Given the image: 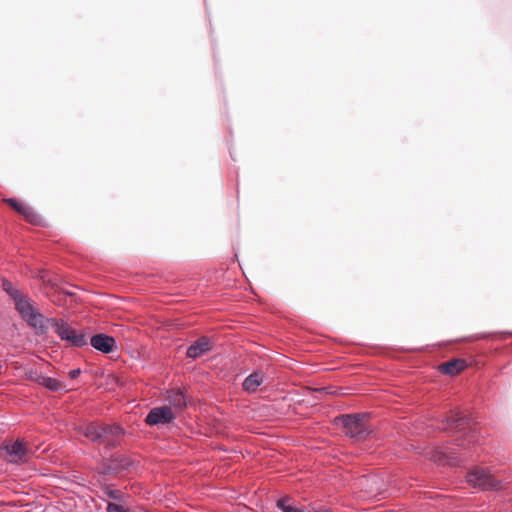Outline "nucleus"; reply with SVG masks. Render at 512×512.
<instances>
[{
  "instance_id": "1",
  "label": "nucleus",
  "mask_w": 512,
  "mask_h": 512,
  "mask_svg": "<svg viewBox=\"0 0 512 512\" xmlns=\"http://www.w3.org/2000/svg\"><path fill=\"white\" fill-rule=\"evenodd\" d=\"M3 289L13 299L15 308L24 321L33 327L38 334H45L49 329V318H46L35 307L33 301L19 291L11 282L3 281Z\"/></svg>"
},
{
  "instance_id": "2",
  "label": "nucleus",
  "mask_w": 512,
  "mask_h": 512,
  "mask_svg": "<svg viewBox=\"0 0 512 512\" xmlns=\"http://www.w3.org/2000/svg\"><path fill=\"white\" fill-rule=\"evenodd\" d=\"M83 435L93 442L104 443L106 446H114L123 434L119 425H97L90 423L82 428Z\"/></svg>"
},
{
  "instance_id": "3",
  "label": "nucleus",
  "mask_w": 512,
  "mask_h": 512,
  "mask_svg": "<svg viewBox=\"0 0 512 512\" xmlns=\"http://www.w3.org/2000/svg\"><path fill=\"white\" fill-rule=\"evenodd\" d=\"M49 327H52L61 340L70 346L83 347L88 343L85 333L75 330L62 319L49 318Z\"/></svg>"
},
{
  "instance_id": "4",
  "label": "nucleus",
  "mask_w": 512,
  "mask_h": 512,
  "mask_svg": "<svg viewBox=\"0 0 512 512\" xmlns=\"http://www.w3.org/2000/svg\"><path fill=\"white\" fill-rule=\"evenodd\" d=\"M367 414H350L343 416L342 422L348 436L355 439H363L368 434L365 424Z\"/></svg>"
},
{
  "instance_id": "5",
  "label": "nucleus",
  "mask_w": 512,
  "mask_h": 512,
  "mask_svg": "<svg viewBox=\"0 0 512 512\" xmlns=\"http://www.w3.org/2000/svg\"><path fill=\"white\" fill-rule=\"evenodd\" d=\"M467 482L481 489H497L499 481L485 468H475L467 474Z\"/></svg>"
},
{
  "instance_id": "6",
  "label": "nucleus",
  "mask_w": 512,
  "mask_h": 512,
  "mask_svg": "<svg viewBox=\"0 0 512 512\" xmlns=\"http://www.w3.org/2000/svg\"><path fill=\"white\" fill-rule=\"evenodd\" d=\"M6 459L10 463L23 464L28 462L30 458L29 450L26 444L21 440L5 443L2 446Z\"/></svg>"
},
{
  "instance_id": "7",
  "label": "nucleus",
  "mask_w": 512,
  "mask_h": 512,
  "mask_svg": "<svg viewBox=\"0 0 512 512\" xmlns=\"http://www.w3.org/2000/svg\"><path fill=\"white\" fill-rule=\"evenodd\" d=\"M176 418L170 406H160L152 408L145 418V422L149 426L164 425L171 423Z\"/></svg>"
},
{
  "instance_id": "8",
  "label": "nucleus",
  "mask_w": 512,
  "mask_h": 512,
  "mask_svg": "<svg viewBox=\"0 0 512 512\" xmlns=\"http://www.w3.org/2000/svg\"><path fill=\"white\" fill-rule=\"evenodd\" d=\"M90 343L92 347L102 353H111L115 348V339L105 334H97L91 337Z\"/></svg>"
},
{
  "instance_id": "9",
  "label": "nucleus",
  "mask_w": 512,
  "mask_h": 512,
  "mask_svg": "<svg viewBox=\"0 0 512 512\" xmlns=\"http://www.w3.org/2000/svg\"><path fill=\"white\" fill-rule=\"evenodd\" d=\"M10 206L15 209L17 212L22 214L27 221L32 224H38L40 222V217L34 212V210L25 204L22 201L16 199H7L6 200Z\"/></svg>"
},
{
  "instance_id": "10",
  "label": "nucleus",
  "mask_w": 512,
  "mask_h": 512,
  "mask_svg": "<svg viewBox=\"0 0 512 512\" xmlns=\"http://www.w3.org/2000/svg\"><path fill=\"white\" fill-rule=\"evenodd\" d=\"M212 348L210 340L203 336L196 340L194 343H192L189 348L187 349V357L189 358H198L208 351H210Z\"/></svg>"
},
{
  "instance_id": "11",
  "label": "nucleus",
  "mask_w": 512,
  "mask_h": 512,
  "mask_svg": "<svg viewBox=\"0 0 512 512\" xmlns=\"http://www.w3.org/2000/svg\"><path fill=\"white\" fill-rule=\"evenodd\" d=\"M166 401L178 411H181L187 405V398L183 390L170 389L167 391Z\"/></svg>"
},
{
  "instance_id": "12",
  "label": "nucleus",
  "mask_w": 512,
  "mask_h": 512,
  "mask_svg": "<svg viewBox=\"0 0 512 512\" xmlns=\"http://www.w3.org/2000/svg\"><path fill=\"white\" fill-rule=\"evenodd\" d=\"M264 382V375L260 371H256L247 376L242 384L243 389L248 393H254Z\"/></svg>"
},
{
  "instance_id": "13",
  "label": "nucleus",
  "mask_w": 512,
  "mask_h": 512,
  "mask_svg": "<svg viewBox=\"0 0 512 512\" xmlns=\"http://www.w3.org/2000/svg\"><path fill=\"white\" fill-rule=\"evenodd\" d=\"M466 361L463 359H453L443 363L440 366V371L444 374L455 375L466 368Z\"/></svg>"
},
{
  "instance_id": "14",
  "label": "nucleus",
  "mask_w": 512,
  "mask_h": 512,
  "mask_svg": "<svg viewBox=\"0 0 512 512\" xmlns=\"http://www.w3.org/2000/svg\"><path fill=\"white\" fill-rule=\"evenodd\" d=\"M468 422V418L460 411L452 412V415L447 417L446 424L443 426V429H453L460 428Z\"/></svg>"
},
{
  "instance_id": "15",
  "label": "nucleus",
  "mask_w": 512,
  "mask_h": 512,
  "mask_svg": "<svg viewBox=\"0 0 512 512\" xmlns=\"http://www.w3.org/2000/svg\"><path fill=\"white\" fill-rule=\"evenodd\" d=\"M277 506L283 511V512H300V509L293 506L290 503L289 498H283L278 500Z\"/></svg>"
},
{
  "instance_id": "16",
  "label": "nucleus",
  "mask_w": 512,
  "mask_h": 512,
  "mask_svg": "<svg viewBox=\"0 0 512 512\" xmlns=\"http://www.w3.org/2000/svg\"><path fill=\"white\" fill-rule=\"evenodd\" d=\"M44 385L48 389L53 390V391H58V390L62 389V387H63L62 384L58 380H56L54 378H50V377L44 379Z\"/></svg>"
},
{
  "instance_id": "17",
  "label": "nucleus",
  "mask_w": 512,
  "mask_h": 512,
  "mask_svg": "<svg viewBox=\"0 0 512 512\" xmlns=\"http://www.w3.org/2000/svg\"><path fill=\"white\" fill-rule=\"evenodd\" d=\"M107 512H129L125 507L122 505L109 502L107 505Z\"/></svg>"
},
{
  "instance_id": "18",
  "label": "nucleus",
  "mask_w": 512,
  "mask_h": 512,
  "mask_svg": "<svg viewBox=\"0 0 512 512\" xmlns=\"http://www.w3.org/2000/svg\"><path fill=\"white\" fill-rule=\"evenodd\" d=\"M107 495H108V497L115 499V500L120 499V492L117 490H108Z\"/></svg>"
},
{
  "instance_id": "19",
  "label": "nucleus",
  "mask_w": 512,
  "mask_h": 512,
  "mask_svg": "<svg viewBox=\"0 0 512 512\" xmlns=\"http://www.w3.org/2000/svg\"><path fill=\"white\" fill-rule=\"evenodd\" d=\"M80 369H73L69 372V376L71 379H76L80 375Z\"/></svg>"
},
{
  "instance_id": "20",
  "label": "nucleus",
  "mask_w": 512,
  "mask_h": 512,
  "mask_svg": "<svg viewBox=\"0 0 512 512\" xmlns=\"http://www.w3.org/2000/svg\"><path fill=\"white\" fill-rule=\"evenodd\" d=\"M39 278L44 282V283H47V281H49L47 279V271H40L39 272Z\"/></svg>"
}]
</instances>
